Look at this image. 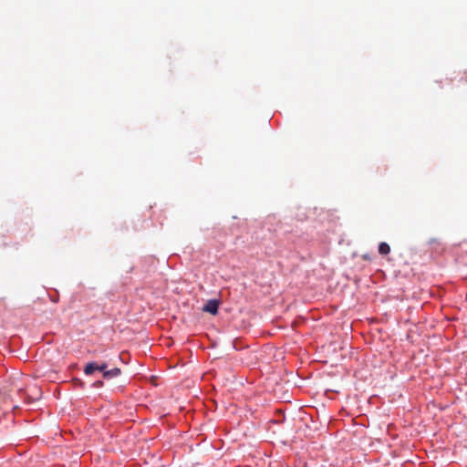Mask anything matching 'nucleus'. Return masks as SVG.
Returning <instances> with one entry per match:
<instances>
[{
    "instance_id": "f257e3e1",
    "label": "nucleus",
    "mask_w": 467,
    "mask_h": 467,
    "mask_svg": "<svg viewBox=\"0 0 467 467\" xmlns=\"http://www.w3.org/2000/svg\"><path fill=\"white\" fill-rule=\"evenodd\" d=\"M109 364L107 361L100 362H88L84 368V373L88 376L92 375L95 371L102 372V377L105 379H111L119 377L121 374V370L119 368H114L112 369H107Z\"/></svg>"
},
{
    "instance_id": "7ed1b4c3",
    "label": "nucleus",
    "mask_w": 467,
    "mask_h": 467,
    "mask_svg": "<svg viewBox=\"0 0 467 467\" xmlns=\"http://www.w3.org/2000/svg\"><path fill=\"white\" fill-rule=\"evenodd\" d=\"M379 253L382 255L389 254L390 253L389 245L385 242L380 243L379 245Z\"/></svg>"
},
{
    "instance_id": "20e7f679",
    "label": "nucleus",
    "mask_w": 467,
    "mask_h": 467,
    "mask_svg": "<svg viewBox=\"0 0 467 467\" xmlns=\"http://www.w3.org/2000/svg\"><path fill=\"white\" fill-rule=\"evenodd\" d=\"M94 386H95V387H97V388H99V387H102V386H103V381H100V380L96 381V382L94 383Z\"/></svg>"
},
{
    "instance_id": "f03ea898",
    "label": "nucleus",
    "mask_w": 467,
    "mask_h": 467,
    "mask_svg": "<svg viewBox=\"0 0 467 467\" xmlns=\"http://www.w3.org/2000/svg\"><path fill=\"white\" fill-rule=\"evenodd\" d=\"M218 306L219 302L217 300H209L202 307V310L212 315H216L218 312Z\"/></svg>"
}]
</instances>
